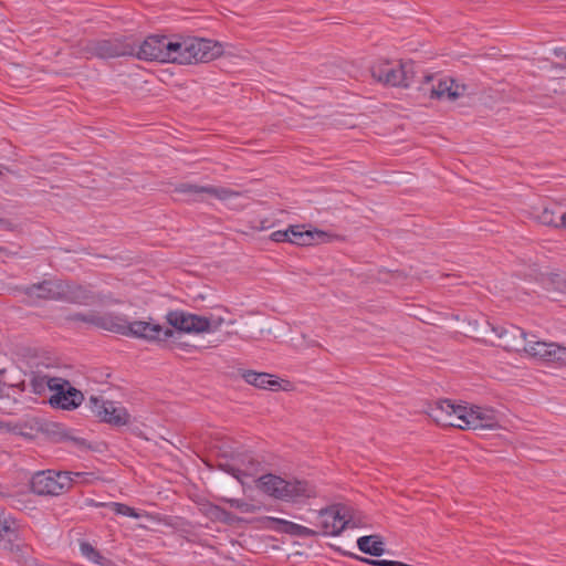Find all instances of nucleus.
<instances>
[{
  "label": "nucleus",
  "instance_id": "e433bc0d",
  "mask_svg": "<svg viewBox=\"0 0 566 566\" xmlns=\"http://www.w3.org/2000/svg\"><path fill=\"white\" fill-rule=\"evenodd\" d=\"M551 281L556 290L566 293V275L554 274Z\"/></svg>",
  "mask_w": 566,
  "mask_h": 566
},
{
  "label": "nucleus",
  "instance_id": "c756f323",
  "mask_svg": "<svg viewBox=\"0 0 566 566\" xmlns=\"http://www.w3.org/2000/svg\"><path fill=\"white\" fill-rule=\"evenodd\" d=\"M285 534L306 538L317 536L318 531L285 520Z\"/></svg>",
  "mask_w": 566,
  "mask_h": 566
},
{
  "label": "nucleus",
  "instance_id": "72a5a7b5",
  "mask_svg": "<svg viewBox=\"0 0 566 566\" xmlns=\"http://www.w3.org/2000/svg\"><path fill=\"white\" fill-rule=\"evenodd\" d=\"M360 562L367 563L373 566H403V563L388 559H370L366 557H357Z\"/></svg>",
  "mask_w": 566,
  "mask_h": 566
},
{
  "label": "nucleus",
  "instance_id": "c03bdc74",
  "mask_svg": "<svg viewBox=\"0 0 566 566\" xmlns=\"http://www.w3.org/2000/svg\"><path fill=\"white\" fill-rule=\"evenodd\" d=\"M4 385L0 384V397H3Z\"/></svg>",
  "mask_w": 566,
  "mask_h": 566
},
{
  "label": "nucleus",
  "instance_id": "5701e85b",
  "mask_svg": "<svg viewBox=\"0 0 566 566\" xmlns=\"http://www.w3.org/2000/svg\"><path fill=\"white\" fill-rule=\"evenodd\" d=\"M93 325L101 329H105L125 336L126 329L128 328V319L126 318V316L116 314L114 312H94Z\"/></svg>",
  "mask_w": 566,
  "mask_h": 566
},
{
  "label": "nucleus",
  "instance_id": "6ab92c4d",
  "mask_svg": "<svg viewBox=\"0 0 566 566\" xmlns=\"http://www.w3.org/2000/svg\"><path fill=\"white\" fill-rule=\"evenodd\" d=\"M524 352L547 363H557L563 365V363L566 360V347L556 343L534 342L526 339Z\"/></svg>",
  "mask_w": 566,
  "mask_h": 566
},
{
  "label": "nucleus",
  "instance_id": "ddd939ff",
  "mask_svg": "<svg viewBox=\"0 0 566 566\" xmlns=\"http://www.w3.org/2000/svg\"><path fill=\"white\" fill-rule=\"evenodd\" d=\"M125 336H133L136 338L146 339L148 342L163 343L168 338L175 336V331L171 328H164L159 324L145 321H128V328Z\"/></svg>",
  "mask_w": 566,
  "mask_h": 566
},
{
  "label": "nucleus",
  "instance_id": "2eb2a0df",
  "mask_svg": "<svg viewBox=\"0 0 566 566\" xmlns=\"http://www.w3.org/2000/svg\"><path fill=\"white\" fill-rule=\"evenodd\" d=\"M167 42L168 38L165 35H150L142 43H136L134 55L145 61L168 62Z\"/></svg>",
  "mask_w": 566,
  "mask_h": 566
},
{
  "label": "nucleus",
  "instance_id": "aec40b11",
  "mask_svg": "<svg viewBox=\"0 0 566 566\" xmlns=\"http://www.w3.org/2000/svg\"><path fill=\"white\" fill-rule=\"evenodd\" d=\"M492 332L499 338V346L507 352H520L524 350L526 343L525 332L515 326H494L492 325Z\"/></svg>",
  "mask_w": 566,
  "mask_h": 566
},
{
  "label": "nucleus",
  "instance_id": "bb28decb",
  "mask_svg": "<svg viewBox=\"0 0 566 566\" xmlns=\"http://www.w3.org/2000/svg\"><path fill=\"white\" fill-rule=\"evenodd\" d=\"M167 53L169 63L190 64L188 59V38L172 41L168 38Z\"/></svg>",
  "mask_w": 566,
  "mask_h": 566
},
{
  "label": "nucleus",
  "instance_id": "cd10ccee",
  "mask_svg": "<svg viewBox=\"0 0 566 566\" xmlns=\"http://www.w3.org/2000/svg\"><path fill=\"white\" fill-rule=\"evenodd\" d=\"M199 510L205 516H207L212 522L232 524L235 521V516L232 513L210 502L200 503Z\"/></svg>",
  "mask_w": 566,
  "mask_h": 566
},
{
  "label": "nucleus",
  "instance_id": "423d86ee",
  "mask_svg": "<svg viewBox=\"0 0 566 566\" xmlns=\"http://www.w3.org/2000/svg\"><path fill=\"white\" fill-rule=\"evenodd\" d=\"M61 301L77 304V305H94V304H119L120 301L113 300L112 297L93 292L90 286L78 284L72 281L62 282Z\"/></svg>",
  "mask_w": 566,
  "mask_h": 566
},
{
  "label": "nucleus",
  "instance_id": "4468645a",
  "mask_svg": "<svg viewBox=\"0 0 566 566\" xmlns=\"http://www.w3.org/2000/svg\"><path fill=\"white\" fill-rule=\"evenodd\" d=\"M0 548L19 562L25 558L29 547L23 543L13 522L0 521Z\"/></svg>",
  "mask_w": 566,
  "mask_h": 566
},
{
  "label": "nucleus",
  "instance_id": "58836bf2",
  "mask_svg": "<svg viewBox=\"0 0 566 566\" xmlns=\"http://www.w3.org/2000/svg\"><path fill=\"white\" fill-rule=\"evenodd\" d=\"M271 238L275 242H283V230L275 231L271 234Z\"/></svg>",
  "mask_w": 566,
  "mask_h": 566
},
{
  "label": "nucleus",
  "instance_id": "412c9836",
  "mask_svg": "<svg viewBox=\"0 0 566 566\" xmlns=\"http://www.w3.org/2000/svg\"><path fill=\"white\" fill-rule=\"evenodd\" d=\"M63 280H44L23 289V293L31 301H61Z\"/></svg>",
  "mask_w": 566,
  "mask_h": 566
},
{
  "label": "nucleus",
  "instance_id": "a878e982",
  "mask_svg": "<svg viewBox=\"0 0 566 566\" xmlns=\"http://www.w3.org/2000/svg\"><path fill=\"white\" fill-rule=\"evenodd\" d=\"M256 488L275 499L283 497V479L271 473L263 474L256 480Z\"/></svg>",
  "mask_w": 566,
  "mask_h": 566
},
{
  "label": "nucleus",
  "instance_id": "ea45409f",
  "mask_svg": "<svg viewBox=\"0 0 566 566\" xmlns=\"http://www.w3.org/2000/svg\"><path fill=\"white\" fill-rule=\"evenodd\" d=\"M71 440L77 444V446H84L85 444V440L84 439H81V438H71Z\"/></svg>",
  "mask_w": 566,
  "mask_h": 566
},
{
  "label": "nucleus",
  "instance_id": "4c0bfd02",
  "mask_svg": "<svg viewBox=\"0 0 566 566\" xmlns=\"http://www.w3.org/2000/svg\"><path fill=\"white\" fill-rule=\"evenodd\" d=\"M266 524L269 527H273L276 531L283 530V520L281 518L266 517Z\"/></svg>",
  "mask_w": 566,
  "mask_h": 566
},
{
  "label": "nucleus",
  "instance_id": "a18cd8bd",
  "mask_svg": "<svg viewBox=\"0 0 566 566\" xmlns=\"http://www.w3.org/2000/svg\"><path fill=\"white\" fill-rule=\"evenodd\" d=\"M562 366H566V360L563 363V365H562Z\"/></svg>",
  "mask_w": 566,
  "mask_h": 566
},
{
  "label": "nucleus",
  "instance_id": "a19ab883",
  "mask_svg": "<svg viewBox=\"0 0 566 566\" xmlns=\"http://www.w3.org/2000/svg\"><path fill=\"white\" fill-rule=\"evenodd\" d=\"M560 220H562L560 224L563 226V229H566V213H563L560 216Z\"/></svg>",
  "mask_w": 566,
  "mask_h": 566
},
{
  "label": "nucleus",
  "instance_id": "c9c22d12",
  "mask_svg": "<svg viewBox=\"0 0 566 566\" xmlns=\"http://www.w3.org/2000/svg\"><path fill=\"white\" fill-rule=\"evenodd\" d=\"M177 334H178V333H177V332H175V336L169 338V339H170V342H169V344H168V347H169L170 349H182V350H185V352H191V350L195 348V346L189 345V344H187V343L179 342V340L177 339Z\"/></svg>",
  "mask_w": 566,
  "mask_h": 566
},
{
  "label": "nucleus",
  "instance_id": "39448f33",
  "mask_svg": "<svg viewBox=\"0 0 566 566\" xmlns=\"http://www.w3.org/2000/svg\"><path fill=\"white\" fill-rule=\"evenodd\" d=\"M319 496V489L312 481L297 475L285 474V507L301 509Z\"/></svg>",
  "mask_w": 566,
  "mask_h": 566
},
{
  "label": "nucleus",
  "instance_id": "37998d69",
  "mask_svg": "<svg viewBox=\"0 0 566 566\" xmlns=\"http://www.w3.org/2000/svg\"><path fill=\"white\" fill-rule=\"evenodd\" d=\"M17 387L21 390H24V381L20 382L19 385H17Z\"/></svg>",
  "mask_w": 566,
  "mask_h": 566
},
{
  "label": "nucleus",
  "instance_id": "f03ea898",
  "mask_svg": "<svg viewBox=\"0 0 566 566\" xmlns=\"http://www.w3.org/2000/svg\"><path fill=\"white\" fill-rule=\"evenodd\" d=\"M86 475L88 473L85 472L40 471L33 474L31 479V490L38 495L57 496L67 492L75 479H83L85 481Z\"/></svg>",
  "mask_w": 566,
  "mask_h": 566
},
{
  "label": "nucleus",
  "instance_id": "2f4dec72",
  "mask_svg": "<svg viewBox=\"0 0 566 566\" xmlns=\"http://www.w3.org/2000/svg\"><path fill=\"white\" fill-rule=\"evenodd\" d=\"M109 507L116 514H120V515H125V516H129V517H134V518H139L142 516L139 513L136 512L135 509H133L126 504H123V503L112 502L109 504Z\"/></svg>",
  "mask_w": 566,
  "mask_h": 566
},
{
  "label": "nucleus",
  "instance_id": "6e6552de",
  "mask_svg": "<svg viewBox=\"0 0 566 566\" xmlns=\"http://www.w3.org/2000/svg\"><path fill=\"white\" fill-rule=\"evenodd\" d=\"M340 237L312 228L308 224L290 226L285 229V242L300 247H310L338 240Z\"/></svg>",
  "mask_w": 566,
  "mask_h": 566
},
{
  "label": "nucleus",
  "instance_id": "c85d7f7f",
  "mask_svg": "<svg viewBox=\"0 0 566 566\" xmlns=\"http://www.w3.org/2000/svg\"><path fill=\"white\" fill-rule=\"evenodd\" d=\"M357 546L364 554L376 557L385 553V543L379 535L361 536L357 539Z\"/></svg>",
  "mask_w": 566,
  "mask_h": 566
},
{
  "label": "nucleus",
  "instance_id": "1a4fd4ad",
  "mask_svg": "<svg viewBox=\"0 0 566 566\" xmlns=\"http://www.w3.org/2000/svg\"><path fill=\"white\" fill-rule=\"evenodd\" d=\"M460 417H458L457 428L467 429H495L499 427V420L493 409H485L481 407H467L460 409Z\"/></svg>",
  "mask_w": 566,
  "mask_h": 566
},
{
  "label": "nucleus",
  "instance_id": "79ce46f5",
  "mask_svg": "<svg viewBox=\"0 0 566 566\" xmlns=\"http://www.w3.org/2000/svg\"><path fill=\"white\" fill-rule=\"evenodd\" d=\"M290 389H292V385H291L287 380H285V387H284V390H285V391H287V390H290Z\"/></svg>",
  "mask_w": 566,
  "mask_h": 566
},
{
  "label": "nucleus",
  "instance_id": "0eeeda50",
  "mask_svg": "<svg viewBox=\"0 0 566 566\" xmlns=\"http://www.w3.org/2000/svg\"><path fill=\"white\" fill-rule=\"evenodd\" d=\"M48 387L54 391L50 397V405L54 408L63 410H72L77 408L83 399V394L71 384L62 378H49Z\"/></svg>",
  "mask_w": 566,
  "mask_h": 566
},
{
  "label": "nucleus",
  "instance_id": "f257e3e1",
  "mask_svg": "<svg viewBox=\"0 0 566 566\" xmlns=\"http://www.w3.org/2000/svg\"><path fill=\"white\" fill-rule=\"evenodd\" d=\"M136 41L132 36L88 40L80 44L78 54L85 59H115L134 55Z\"/></svg>",
  "mask_w": 566,
  "mask_h": 566
},
{
  "label": "nucleus",
  "instance_id": "4be33fe9",
  "mask_svg": "<svg viewBox=\"0 0 566 566\" xmlns=\"http://www.w3.org/2000/svg\"><path fill=\"white\" fill-rule=\"evenodd\" d=\"M460 409H463L462 405H454L448 399L439 400L429 407L428 416L438 424L457 428Z\"/></svg>",
  "mask_w": 566,
  "mask_h": 566
},
{
  "label": "nucleus",
  "instance_id": "f704fd0d",
  "mask_svg": "<svg viewBox=\"0 0 566 566\" xmlns=\"http://www.w3.org/2000/svg\"><path fill=\"white\" fill-rule=\"evenodd\" d=\"M81 552L84 556L96 563H98V558H101L99 553L90 543H82Z\"/></svg>",
  "mask_w": 566,
  "mask_h": 566
},
{
  "label": "nucleus",
  "instance_id": "dca6fc26",
  "mask_svg": "<svg viewBox=\"0 0 566 566\" xmlns=\"http://www.w3.org/2000/svg\"><path fill=\"white\" fill-rule=\"evenodd\" d=\"M221 54V46L208 39L188 38L189 63H208Z\"/></svg>",
  "mask_w": 566,
  "mask_h": 566
},
{
  "label": "nucleus",
  "instance_id": "9d476101",
  "mask_svg": "<svg viewBox=\"0 0 566 566\" xmlns=\"http://www.w3.org/2000/svg\"><path fill=\"white\" fill-rule=\"evenodd\" d=\"M318 535H339L349 524L346 506L333 504L318 511Z\"/></svg>",
  "mask_w": 566,
  "mask_h": 566
},
{
  "label": "nucleus",
  "instance_id": "473e14b6",
  "mask_svg": "<svg viewBox=\"0 0 566 566\" xmlns=\"http://www.w3.org/2000/svg\"><path fill=\"white\" fill-rule=\"evenodd\" d=\"M66 319L70 322H84L87 324L93 325L94 324V312L90 313H72L66 316Z\"/></svg>",
  "mask_w": 566,
  "mask_h": 566
},
{
  "label": "nucleus",
  "instance_id": "7ed1b4c3",
  "mask_svg": "<svg viewBox=\"0 0 566 566\" xmlns=\"http://www.w3.org/2000/svg\"><path fill=\"white\" fill-rule=\"evenodd\" d=\"M371 76L379 83L408 87L415 75L412 62L377 61L370 67Z\"/></svg>",
  "mask_w": 566,
  "mask_h": 566
},
{
  "label": "nucleus",
  "instance_id": "f8f14e48",
  "mask_svg": "<svg viewBox=\"0 0 566 566\" xmlns=\"http://www.w3.org/2000/svg\"><path fill=\"white\" fill-rule=\"evenodd\" d=\"M88 406L96 417L113 426L122 427L130 421L128 411L124 407L115 406L113 401H105L102 398L91 396Z\"/></svg>",
  "mask_w": 566,
  "mask_h": 566
},
{
  "label": "nucleus",
  "instance_id": "393cba45",
  "mask_svg": "<svg viewBox=\"0 0 566 566\" xmlns=\"http://www.w3.org/2000/svg\"><path fill=\"white\" fill-rule=\"evenodd\" d=\"M242 378L250 385L260 388L277 391L281 389V382L273 379V376L268 373H256L254 370H244Z\"/></svg>",
  "mask_w": 566,
  "mask_h": 566
},
{
  "label": "nucleus",
  "instance_id": "20e7f679",
  "mask_svg": "<svg viewBox=\"0 0 566 566\" xmlns=\"http://www.w3.org/2000/svg\"><path fill=\"white\" fill-rule=\"evenodd\" d=\"M166 319L179 334L214 332L223 322L221 317L212 318L184 311H170L167 313Z\"/></svg>",
  "mask_w": 566,
  "mask_h": 566
},
{
  "label": "nucleus",
  "instance_id": "9b49d317",
  "mask_svg": "<svg viewBox=\"0 0 566 566\" xmlns=\"http://www.w3.org/2000/svg\"><path fill=\"white\" fill-rule=\"evenodd\" d=\"M175 193L182 195L186 201H202L205 196H211L219 200H228L240 196V192L226 187L199 186L190 182L178 184Z\"/></svg>",
  "mask_w": 566,
  "mask_h": 566
},
{
  "label": "nucleus",
  "instance_id": "49530a36",
  "mask_svg": "<svg viewBox=\"0 0 566 566\" xmlns=\"http://www.w3.org/2000/svg\"><path fill=\"white\" fill-rule=\"evenodd\" d=\"M2 175H3V174H2V171L0 170V177H1Z\"/></svg>",
  "mask_w": 566,
  "mask_h": 566
},
{
  "label": "nucleus",
  "instance_id": "7c9ffc66",
  "mask_svg": "<svg viewBox=\"0 0 566 566\" xmlns=\"http://www.w3.org/2000/svg\"><path fill=\"white\" fill-rule=\"evenodd\" d=\"M220 501L228 503L231 507H235L242 513H255L258 507L254 504L248 503L239 499L221 497Z\"/></svg>",
  "mask_w": 566,
  "mask_h": 566
},
{
  "label": "nucleus",
  "instance_id": "b1692460",
  "mask_svg": "<svg viewBox=\"0 0 566 566\" xmlns=\"http://www.w3.org/2000/svg\"><path fill=\"white\" fill-rule=\"evenodd\" d=\"M563 213H566V210L560 205L553 202L534 209L533 218L543 226L559 229L563 228L560 224Z\"/></svg>",
  "mask_w": 566,
  "mask_h": 566
},
{
  "label": "nucleus",
  "instance_id": "a211bd4d",
  "mask_svg": "<svg viewBox=\"0 0 566 566\" xmlns=\"http://www.w3.org/2000/svg\"><path fill=\"white\" fill-rule=\"evenodd\" d=\"M259 465L260 463L248 453H238L230 460L219 462V468L222 471L233 475L239 481H242V476L256 474Z\"/></svg>",
  "mask_w": 566,
  "mask_h": 566
},
{
  "label": "nucleus",
  "instance_id": "f3484780",
  "mask_svg": "<svg viewBox=\"0 0 566 566\" xmlns=\"http://www.w3.org/2000/svg\"><path fill=\"white\" fill-rule=\"evenodd\" d=\"M424 78L420 90L429 94L430 98L454 101L462 94L459 91L460 86L450 77L439 78L437 83H433L432 75H427Z\"/></svg>",
  "mask_w": 566,
  "mask_h": 566
}]
</instances>
